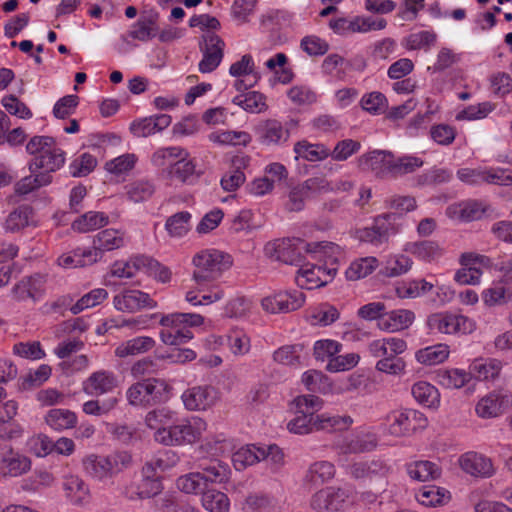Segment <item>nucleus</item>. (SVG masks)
<instances>
[{"instance_id": "nucleus-5", "label": "nucleus", "mask_w": 512, "mask_h": 512, "mask_svg": "<svg viewBox=\"0 0 512 512\" xmlns=\"http://www.w3.org/2000/svg\"><path fill=\"white\" fill-rule=\"evenodd\" d=\"M168 391L165 381L157 378H148L131 385L126 397L132 406L148 407L163 400V394Z\"/></svg>"}, {"instance_id": "nucleus-46", "label": "nucleus", "mask_w": 512, "mask_h": 512, "mask_svg": "<svg viewBox=\"0 0 512 512\" xmlns=\"http://www.w3.org/2000/svg\"><path fill=\"white\" fill-rule=\"evenodd\" d=\"M127 198L139 203L148 200L155 192V186L148 180H136L125 186Z\"/></svg>"}, {"instance_id": "nucleus-57", "label": "nucleus", "mask_w": 512, "mask_h": 512, "mask_svg": "<svg viewBox=\"0 0 512 512\" xmlns=\"http://www.w3.org/2000/svg\"><path fill=\"white\" fill-rule=\"evenodd\" d=\"M180 324L187 327H198L204 323V318L200 314L196 313H172L162 316L160 319L161 325L167 324Z\"/></svg>"}, {"instance_id": "nucleus-41", "label": "nucleus", "mask_w": 512, "mask_h": 512, "mask_svg": "<svg viewBox=\"0 0 512 512\" xmlns=\"http://www.w3.org/2000/svg\"><path fill=\"white\" fill-rule=\"evenodd\" d=\"M407 472L412 479L418 481L434 480L441 475L440 468L430 461H417L408 466Z\"/></svg>"}, {"instance_id": "nucleus-36", "label": "nucleus", "mask_w": 512, "mask_h": 512, "mask_svg": "<svg viewBox=\"0 0 512 512\" xmlns=\"http://www.w3.org/2000/svg\"><path fill=\"white\" fill-rule=\"evenodd\" d=\"M424 165V160L415 155H401L394 154V167L393 179L401 178L406 175L412 174Z\"/></svg>"}, {"instance_id": "nucleus-17", "label": "nucleus", "mask_w": 512, "mask_h": 512, "mask_svg": "<svg viewBox=\"0 0 512 512\" xmlns=\"http://www.w3.org/2000/svg\"><path fill=\"white\" fill-rule=\"evenodd\" d=\"M337 273L335 267L326 268L319 265L301 268L295 278L301 289L312 290L327 285Z\"/></svg>"}, {"instance_id": "nucleus-29", "label": "nucleus", "mask_w": 512, "mask_h": 512, "mask_svg": "<svg viewBox=\"0 0 512 512\" xmlns=\"http://www.w3.org/2000/svg\"><path fill=\"white\" fill-rule=\"evenodd\" d=\"M46 424L55 431L74 428L77 424L76 414L68 409H50L45 416Z\"/></svg>"}, {"instance_id": "nucleus-13", "label": "nucleus", "mask_w": 512, "mask_h": 512, "mask_svg": "<svg viewBox=\"0 0 512 512\" xmlns=\"http://www.w3.org/2000/svg\"><path fill=\"white\" fill-rule=\"evenodd\" d=\"M125 244L124 233L115 229H105L99 232L93 239L92 249L77 255L89 257V262L96 263L104 252L112 251L123 247Z\"/></svg>"}, {"instance_id": "nucleus-26", "label": "nucleus", "mask_w": 512, "mask_h": 512, "mask_svg": "<svg viewBox=\"0 0 512 512\" xmlns=\"http://www.w3.org/2000/svg\"><path fill=\"white\" fill-rule=\"evenodd\" d=\"M459 462L463 471L473 476L489 477L493 474L491 460L481 454L466 453L461 456Z\"/></svg>"}, {"instance_id": "nucleus-25", "label": "nucleus", "mask_w": 512, "mask_h": 512, "mask_svg": "<svg viewBox=\"0 0 512 512\" xmlns=\"http://www.w3.org/2000/svg\"><path fill=\"white\" fill-rule=\"evenodd\" d=\"M31 225H35L34 210L30 205L22 204L8 214L3 228L6 232L17 233Z\"/></svg>"}, {"instance_id": "nucleus-35", "label": "nucleus", "mask_w": 512, "mask_h": 512, "mask_svg": "<svg viewBox=\"0 0 512 512\" xmlns=\"http://www.w3.org/2000/svg\"><path fill=\"white\" fill-rule=\"evenodd\" d=\"M376 442L365 435H354L345 437L339 444L340 452L343 454H358L369 452L374 449Z\"/></svg>"}, {"instance_id": "nucleus-55", "label": "nucleus", "mask_w": 512, "mask_h": 512, "mask_svg": "<svg viewBox=\"0 0 512 512\" xmlns=\"http://www.w3.org/2000/svg\"><path fill=\"white\" fill-rule=\"evenodd\" d=\"M82 464L85 473L90 477L97 480H103L108 478L106 472L105 458L103 455H88L83 459Z\"/></svg>"}, {"instance_id": "nucleus-53", "label": "nucleus", "mask_w": 512, "mask_h": 512, "mask_svg": "<svg viewBox=\"0 0 512 512\" xmlns=\"http://www.w3.org/2000/svg\"><path fill=\"white\" fill-rule=\"evenodd\" d=\"M104 458L108 478H111L127 469L132 463L131 455L124 451L112 453L104 456Z\"/></svg>"}, {"instance_id": "nucleus-31", "label": "nucleus", "mask_w": 512, "mask_h": 512, "mask_svg": "<svg viewBox=\"0 0 512 512\" xmlns=\"http://www.w3.org/2000/svg\"><path fill=\"white\" fill-rule=\"evenodd\" d=\"M315 420L316 431L326 432L347 430L353 423V419L348 415L340 416L328 413L316 415Z\"/></svg>"}, {"instance_id": "nucleus-20", "label": "nucleus", "mask_w": 512, "mask_h": 512, "mask_svg": "<svg viewBox=\"0 0 512 512\" xmlns=\"http://www.w3.org/2000/svg\"><path fill=\"white\" fill-rule=\"evenodd\" d=\"M113 304L117 310L129 313L136 312L142 308H154L156 306V302L149 294L140 290L130 289L115 295Z\"/></svg>"}, {"instance_id": "nucleus-60", "label": "nucleus", "mask_w": 512, "mask_h": 512, "mask_svg": "<svg viewBox=\"0 0 512 512\" xmlns=\"http://www.w3.org/2000/svg\"><path fill=\"white\" fill-rule=\"evenodd\" d=\"M293 404L296 414L316 415L315 412L319 411L323 406V400L315 395H301L293 400Z\"/></svg>"}, {"instance_id": "nucleus-16", "label": "nucleus", "mask_w": 512, "mask_h": 512, "mask_svg": "<svg viewBox=\"0 0 512 512\" xmlns=\"http://www.w3.org/2000/svg\"><path fill=\"white\" fill-rule=\"evenodd\" d=\"M512 406V394L505 390H495L482 397L476 405V413L481 418H494Z\"/></svg>"}, {"instance_id": "nucleus-64", "label": "nucleus", "mask_w": 512, "mask_h": 512, "mask_svg": "<svg viewBox=\"0 0 512 512\" xmlns=\"http://www.w3.org/2000/svg\"><path fill=\"white\" fill-rule=\"evenodd\" d=\"M440 383L446 388L458 389L470 380V373L464 370L452 369L439 374Z\"/></svg>"}, {"instance_id": "nucleus-52", "label": "nucleus", "mask_w": 512, "mask_h": 512, "mask_svg": "<svg viewBox=\"0 0 512 512\" xmlns=\"http://www.w3.org/2000/svg\"><path fill=\"white\" fill-rule=\"evenodd\" d=\"M191 214L187 211L177 212L170 216L165 224L166 230L173 237H181L190 229Z\"/></svg>"}, {"instance_id": "nucleus-34", "label": "nucleus", "mask_w": 512, "mask_h": 512, "mask_svg": "<svg viewBox=\"0 0 512 512\" xmlns=\"http://www.w3.org/2000/svg\"><path fill=\"white\" fill-rule=\"evenodd\" d=\"M188 156L178 157L177 161L170 164L168 174L172 179H176L182 183H190L199 175L196 173L195 164L192 160H187Z\"/></svg>"}, {"instance_id": "nucleus-30", "label": "nucleus", "mask_w": 512, "mask_h": 512, "mask_svg": "<svg viewBox=\"0 0 512 512\" xmlns=\"http://www.w3.org/2000/svg\"><path fill=\"white\" fill-rule=\"evenodd\" d=\"M335 475V467L329 461H317L311 464L304 477V481L311 485H320L331 480Z\"/></svg>"}, {"instance_id": "nucleus-44", "label": "nucleus", "mask_w": 512, "mask_h": 512, "mask_svg": "<svg viewBox=\"0 0 512 512\" xmlns=\"http://www.w3.org/2000/svg\"><path fill=\"white\" fill-rule=\"evenodd\" d=\"M449 347L446 344H437L417 351L416 359L425 365L442 363L448 358Z\"/></svg>"}, {"instance_id": "nucleus-50", "label": "nucleus", "mask_w": 512, "mask_h": 512, "mask_svg": "<svg viewBox=\"0 0 512 512\" xmlns=\"http://www.w3.org/2000/svg\"><path fill=\"white\" fill-rule=\"evenodd\" d=\"M417 499L425 506H436L447 502L450 499V494L438 486H424L420 489Z\"/></svg>"}, {"instance_id": "nucleus-8", "label": "nucleus", "mask_w": 512, "mask_h": 512, "mask_svg": "<svg viewBox=\"0 0 512 512\" xmlns=\"http://www.w3.org/2000/svg\"><path fill=\"white\" fill-rule=\"evenodd\" d=\"M358 167L372 173L377 179H393L394 153L388 150H373L358 158Z\"/></svg>"}, {"instance_id": "nucleus-62", "label": "nucleus", "mask_w": 512, "mask_h": 512, "mask_svg": "<svg viewBox=\"0 0 512 512\" xmlns=\"http://www.w3.org/2000/svg\"><path fill=\"white\" fill-rule=\"evenodd\" d=\"M233 102L249 112H260L265 107L264 95L256 91L236 96Z\"/></svg>"}, {"instance_id": "nucleus-43", "label": "nucleus", "mask_w": 512, "mask_h": 512, "mask_svg": "<svg viewBox=\"0 0 512 512\" xmlns=\"http://www.w3.org/2000/svg\"><path fill=\"white\" fill-rule=\"evenodd\" d=\"M202 505L209 512H228L230 502L223 492L207 489L203 491Z\"/></svg>"}, {"instance_id": "nucleus-1", "label": "nucleus", "mask_w": 512, "mask_h": 512, "mask_svg": "<svg viewBox=\"0 0 512 512\" xmlns=\"http://www.w3.org/2000/svg\"><path fill=\"white\" fill-rule=\"evenodd\" d=\"M26 151L33 156L29 162L31 173H51L59 170L65 163V152L56 140L50 136H34L26 144Z\"/></svg>"}, {"instance_id": "nucleus-45", "label": "nucleus", "mask_w": 512, "mask_h": 512, "mask_svg": "<svg viewBox=\"0 0 512 512\" xmlns=\"http://www.w3.org/2000/svg\"><path fill=\"white\" fill-rule=\"evenodd\" d=\"M294 151L297 157L307 161H321L330 155V150L324 145L310 144L307 141H300L295 144Z\"/></svg>"}, {"instance_id": "nucleus-4", "label": "nucleus", "mask_w": 512, "mask_h": 512, "mask_svg": "<svg viewBox=\"0 0 512 512\" xmlns=\"http://www.w3.org/2000/svg\"><path fill=\"white\" fill-rule=\"evenodd\" d=\"M138 271H142L162 283H167L171 279V271L168 267L145 255L133 256L125 263L115 262L111 274L119 278H132Z\"/></svg>"}, {"instance_id": "nucleus-23", "label": "nucleus", "mask_w": 512, "mask_h": 512, "mask_svg": "<svg viewBox=\"0 0 512 512\" xmlns=\"http://www.w3.org/2000/svg\"><path fill=\"white\" fill-rule=\"evenodd\" d=\"M350 475L354 479H376L385 478L390 473V467L382 460H371L353 463L350 468Z\"/></svg>"}, {"instance_id": "nucleus-21", "label": "nucleus", "mask_w": 512, "mask_h": 512, "mask_svg": "<svg viewBox=\"0 0 512 512\" xmlns=\"http://www.w3.org/2000/svg\"><path fill=\"white\" fill-rule=\"evenodd\" d=\"M217 399L216 390L209 385L195 386L184 391L182 401L190 411L206 410Z\"/></svg>"}, {"instance_id": "nucleus-9", "label": "nucleus", "mask_w": 512, "mask_h": 512, "mask_svg": "<svg viewBox=\"0 0 512 512\" xmlns=\"http://www.w3.org/2000/svg\"><path fill=\"white\" fill-rule=\"evenodd\" d=\"M427 326L432 333L441 334H465L473 330V324L467 317L447 311L429 315Z\"/></svg>"}, {"instance_id": "nucleus-37", "label": "nucleus", "mask_w": 512, "mask_h": 512, "mask_svg": "<svg viewBox=\"0 0 512 512\" xmlns=\"http://www.w3.org/2000/svg\"><path fill=\"white\" fill-rule=\"evenodd\" d=\"M64 490L66 495L74 504H82L89 497V488L87 484L78 476L71 475L64 481Z\"/></svg>"}, {"instance_id": "nucleus-49", "label": "nucleus", "mask_w": 512, "mask_h": 512, "mask_svg": "<svg viewBox=\"0 0 512 512\" xmlns=\"http://www.w3.org/2000/svg\"><path fill=\"white\" fill-rule=\"evenodd\" d=\"M378 265L375 257H365L350 264L345 274L348 280H358L371 274Z\"/></svg>"}, {"instance_id": "nucleus-3", "label": "nucleus", "mask_w": 512, "mask_h": 512, "mask_svg": "<svg viewBox=\"0 0 512 512\" xmlns=\"http://www.w3.org/2000/svg\"><path fill=\"white\" fill-rule=\"evenodd\" d=\"M335 245L331 242H306L301 238L277 240L273 244L276 259L290 265H298L304 260L305 254H327Z\"/></svg>"}, {"instance_id": "nucleus-6", "label": "nucleus", "mask_w": 512, "mask_h": 512, "mask_svg": "<svg viewBox=\"0 0 512 512\" xmlns=\"http://www.w3.org/2000/svg\"><path fill=\"white\" fill-rule=\"evenodd\" d=\"M399 213H385L374 219L373 225L356 230V238L361 242L381 245L388 241L390 235L398 232L397 220Z\"/></svg>"}, {"instance_id": "nucleus-54", "label": "nucleus", "mask_w": 512, "mask_h": 512, "mask_svg": "<svg viewBox=\"0 0 512 512\" xmlns=\"http://www.w3.org/2000/svg\"><path fill=\"white\" fill-rule=\"evenodd\" d=\"M360 104L363 110L374 115L382 114L388 108V101L386 96L378 91L363 95Z\"/></svg>"}, {"instance_id": "nucleus-10", "label": "nucleus", "mask_w": 512, "mask_h": 512, "mask_svg": "<svg viewBox=\"0 0 512 512\" xmlns=\"http://www.w3.org/2000/svg\"><path fill=\"white\" fill-rule=\"evenodd\" d=\"M200 429L192 425L188 420H184L179 424H171L168 428L156 431L154 439L160 444L167 446L191 444L200 438Z\"/></svg>"}, {"instance_id": "nucleus-48", "label": "nucleus", "mask_w": 512, "mask_h": 512, "mask_svg": "<svg viewBox=\"0 0 512 512\" xmlns=\"http://www.w3.org/2000/svg\"><path fill=\"white\" fill-rule=\"evenodd\" d=\"M408 251L425 261H432L439 258L443 250L439 244L435 241L424 240L409 245Z\"/></svg>"}, {"instance_id": "nucleus-19", "label": "nucleus", "mask_w": 512, "mask_h": 512, "mask_svg": "<svg viewBox=\"0 0 512 512\" xmlns=\"http://www.w3.org/2000/svg\"><path fill=\"white\" fill-rule=\"evenodd\" d=\"M197 471L207 487L208 484H225L230 480L229 465L216 458H203L197 463Z\"/></svg>"}, {"instance_id": "nucleus-61", "label": "nucleus", "mask_w": 512, "mask_h": 512, "mask_svg": "<svg viewBox=\"0 0 512 512\" xmlns=\"http://www.w3.org/2000/svg\"><path fill=\"white\" fill-rule=\"evenodd\" d=\"M316 415H299L290 420L287 429L294 434L305 435L316 431Z\"/></svg>"}, {"instance_id": "nucleus-59", "label": "nucleus", "mask_w": 512, "mask_h": 512, "mask_svg": "<svg viewBox=\"0 0 512 512\" xmlns=\"http://www.w3.org/2000/svg\"><path fill=\"white\" fill-rule=\"evenodd\" d=\"M36 281L37 280L34 277L23 278L12 289L14 298L18 301H23L28 298L36 301L39 295V290L35 285Z\"/></svg>"}, {"instance_id": "nucleus-40", "label": "nucleus", "mask_w": 512, "mask_h": 512, "mask_svg": "<svg viewBox=\"0 0 512 512\" xmlns=\"http://www.w3.org/2000/svg\"><path fill=\"white\" fill-rule=\"evenodd\" d=\"M414 399L426 407H434L439 403L438 390L428 382L419 381L412 386Z\"/></svg>"}, {"instance_id": "nucleus-32", "label": "nucleus", "mask_w": 512, "mask_h": 512, "mask_svg": "<svg viewBox=\"0 0 512 512\" xmlns=\"http://www.w3.org/2000/svg\"><path fill=\"white\" fill-rule=\"evenodd\" d=\"M315 420L316 431L326 432L347 430L353 423V419L348 415L340 416L328 413L316 415Z\"/></svg>"}, {"instance_id": "nucleus-58", "label": "nucleus", "mask_w": 512, "mask_h": 512, "mask_svg": "<svg viewBox=\"0 0 512 512\" xmlns=\"http://www.w3.org/2000/svg\"><path fill=\"white\" fill-rule=\"evenodd\" d=\"M156 16L140 19L129 32L130 37L143 42L149 41L156 35Z\"/></svg>"}, {"instance_id": "nucleus-28", "label": "nucleus", "mask_w": 512, "mask_h": 512, "mask_svg": "<svg viewBox=\"0 0 512 512\" xmlns=\"http://www.w3.org/2000/svg\"><path fill=\"white\" fill-rule=\"evenodd\" d=\"M415 315L411 310L399 309L385 313L381 317L379 326L390 331H399L408 328L414 321Z\"/></svg>"}, {"instance_id": "nucleus-18", "label": "nucleus", "mask_w": 512, "mask_h": 512, "mask_svg": "<svg viewBox=\"0 0 512 512\" xmlns=\"http://www.w3.org/2000/svg\"><path fill=\"white\" fill-rule=\"evenodd\" d=\"M305 302L303 292H280L273 296L265 297L261 305L263 309L270 313H288L302 307Z\"/></svg>"}, {"instance_id": "nucleus-51", "label": "nucleus", "mask_w": 512, "mask_h": 512, "mask_svg": "<svg viewBox=\"0 0 512 512\" xmlns=\"http://www.w3.org/2000/svg\"><path fill=\"white\" fill-rule=\"evenodd\" d=\"M453 177V173L445 168H433L418 175L415 178V184L419 187L440 185L449 182Z\"/></svg>"}, {"instance_id": "nucleus-24", "label": "nucleus", "mask_w": 512, "mask_h": 512, "mask_svg": "<svg viewBox=\"0 0 512 512\" xmlns=\"http://www.w3.org/2000/svg\"><path fill=\"white\" fill-rule=\"evenodd\" d=\"M18 405L15 401L9 400L0 408V438L14 439L22 435L23 429L19 424L11 423L16 416Z\"/></svg>"}, {"instance_id": "nucleus-2", "label": "nucleus", "mask_w": 512, "mask_h": 512, "mask_svg": "<svg viewBox=\"0 0 512 512\" xmlns=\"http://www.w3.org/2000/svg\"><path fill=\"white\" fill-rule=\"evenodd\" d=\"M195 270L193 279L197 284L196 290L202 292L204 287L218 279L222 273L232 265V258L229 254L219 250H204L193 258Z\"/></svg>"}, {"instance_id": "nucleus-12", "label": "nucleus", "mask_w": 512, "mask_h": 512, "mask_svg": "<svg viewBox=\"0 0 512 512\" xmlns=\"http://www.w3.org/2000/svg\"><path fill=\"white\" fill-rule=\"evenodd\" d=\"M348 497L345 489L326 487L312 495L310 506L316 512H340L344 510Z\"/></svg>"}, {"instance_id": "nucleus-11", "label": "nucleus", "mask_w": 512, "mask_h": 512, "mask_svg": "<svg viewBox=\"0 0 512 512\" xmlns=\"http://www.w3.org/2000/svg\"><path fill=\"white\" fill-rule=\"evenodd\" d=\"M163 490L160 476L156 474L151 465L142 468V479L131 484L126 489V497L129 500H145L154 498Z\"/></svg>"}, {"instance_id": "nucleus-63", "label": "nucleus", "mask_w": 512, "mask_h": 512, "mask_svg": "<svg viewBox=\"0 0 512 512\" xmlns=\"http://www.w3.org/2000/svg\"><path fill=\"white\" fill-rule=\"evenodd\" d=\"M301 345H285L277 349L273 354V359L283 365L297 366L300 364L299 352Z\"/></svg>"}, {"instance_id": "nucleus-22", "label": "nucleus", "mask_w": 512, "mask_h": 512, "mask_svg": "<svg viewBox=\"0 0 512 512\" xmlns=\"http://www.w3.org/2000/svg\"><path fill=\"white\" fill-rule=\"evenodd\" d=\"M119 384L114 373L108 371H97L92 373L85 381L84 389L91 395H102L113 393Z\"/></svg>"}, {"instance_id": "nucleus-14", "label": "nucleus", "mask_w": 512, "mask_h": 512, "mask_svg": "<svg viewBox=\"0 0 512 512\" xmlns=\"http://www.w3.org/2000/svg\"><path fill=\"white\" fill-rule=\"evenodd\" d=\"M390 433L395 436L409 435L427 426V418L417 410L405 409L392 413L390 416Z\"/></svg>"}, {"instance_id": "nucleus-27", "label": "nucleus", "mask_w": 512, "mask_h": 512, "mask_svg": "<svg viewBox=\"0 0 512 512\" xmlns=\"http://www.w3.org/2000/svg\"><path fill=\"white\" fill-rule=\"evenodd\" d=\"M155 346V340L149 336H139L121 343L115 349V355L120 358L135 356L150 351Z\"/></svg>"}, {"instance_id": "nucleus-38", "label": "nucleus", "mask_w": 512, "mask_h": 512, "mask_svg": "<svg viewBox=\"0 0 512 512\" xmlns=\"http://www.w3.org/2000/svg\"><path fill=\"white\" fill-rule=\"evenodd\" d=\"M1 464L2 469L6 470V473L11 476L21 475L31 467V461L28 457L15 453L12 449L2 458Z\"/></svg>"}, {"instance_id": "nucleus-42", "label": "nucleus", "mask_w": 512, "mask_h": 512, "mask_svg": "<svg viewBox=\"0 0 512 512\" xmlns=\"http://www.w3.org/2000/svg\"><path fill=\"white\" fill-rule=\"evenodd\" d=\"M261 447L248 445L240 448L232 456V462L236 470L242 471L246 467L254 465L261 461Z\"/></svg>"}, {"instance_id": "nucleus-56", "label": "nucleus", "mask_w": 512, "mask_h": 512, "mask_svg": "<svg viewBox=\"0 0 512 512\" xmlns=\"http://www.w3.org/2000/svg\"><path fill=\"white\" fill-rule=\"evenodd\" d=\"M108 296L105 289L97 288L82 296L74 305L71 306L70 311L76 315L87 308L94 307L103 302Z\"/></svg>"}, {"instance_id": "nucleus-7", "label": "nucleus", "mask_w": 512, "mask_h": 512, "mask_svg": "<svg viewBox=\"0 0 512 512\" xmlns=\"http://www.w3.org/2000/svg\"><path fill=\"white\" fill-rule=\"evenodd\" d=\"M332 190L329 182L323 176L311 177L290 189L285 208L289 212H299L304 209L306 200L313 196Z\"/></svg>"}, {"instance_id": "nucleus-33", "label": "nucleus", "mask_w": 512, "mask_h": 512, "mask_svg": "<svg viewBox=\"0 0 512 512\" xmlns=\"http://www.w3.org/2000/svg\"><path fill=\"white\" fill-rule=\"evenodd\" d=\"M108 222L109 218L103 212L90 211L74 220L72 229L79 233H87L104 227Z\"/></svg>"}, {"instance_id": "nucleus-47", "label": "nucleus", "mask_w": 512, "mask_h": 512, "mask_svg": "<svg viewBox=\"0 0 512 512\" xmlns=\"http://www.w3.org/2000/svg\"><path fill=\"white\" fill-rule=\"evenodd\" d=\"M175 412L168 407H159L149 411L145 417L146 425L159 431L163 428H168L174 422Z\"/></svg>"}, {"instance_id": "nucleus-15", "label": "nucleus", "mask_w": 512, "mask_h": 512, "mask_svg": "<svg viewBox=\"0 0 512 512\" xmlns=\"http://www.w3.org/2000/svg\"><path fill=\"white\" fill-rule=\"evenodd\" d=\"M203 41L199 43L200 50L203 53V58L199 63V71L201 73H210L214 71L222 61L224 41L214 33H207L203 35Z\"/></svg>"}, {"instance_id": "nucleus-39", "label": "nucleus", "mask_w": 512, "mask_h": 512, "mask_svg": "<svg viewBox=\"0 0 512 512\" xmlns=\"http://www.w3.org/2000/svg\"><path fill=\"white\" fill-rule=\"evenodd\" d=\"M51 182L52 176L47 172H35L17 182L15 185V192L19 195H26L40 187L50 184Z\"/></svg>"}]
</instances>
